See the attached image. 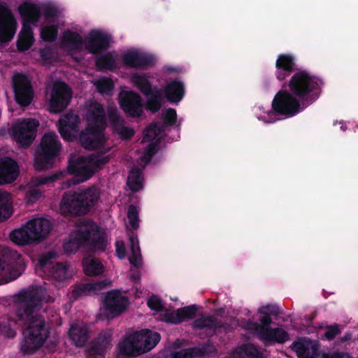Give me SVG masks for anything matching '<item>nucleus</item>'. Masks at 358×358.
<instances>
[{"instance_id": "55", "label": "nucleus", "mask_w": 358, "mask_h": 358, "mask_svg": "<svg viewBox=\"0 0 358 358\" xmlns=\"http://www.w3.org/2000/svg\"><path fill=\"white\" fill-rule=\"evenodd\" d=\"M262 308H264V310H267L266 313H269L270 315H273L274 316H278L280 315V308L277 306L274 305H267L265 306H262Z\"/></svg>"}, {"instance_id": "32", "label": "nucleus", "mask_w": 358, "mask_h": 358, "mask_svg": "<svg viewBox=\"0 0 358 358\" xmlns=\"http://www.w3.org/2000/svg\"><path fill=\"white\" fill-rule=\"evenodd\" d=\"M259 313L262 315L259 318L260 324L257 322H250L251 329L258 335L259 338L264 334L269 329L272 319L269 313L264 310V308H259Z\"/></svg>"}, {"instance_id": "19", "label": "nucleus", "mask_w": 358, "mask_h": 358, "mask_svg": "<svg viewBox=\"0 0 358 358\" xmlns=\"http://www.w3.org/2000/svg\"><path fill=\"white\" fill-rule=\"evenodd\" d=\"M80 124V118L73 111L71 110L62 115L58 122V130L62 138L72 142L76 138L73 132H78Z\"/></svg>"}, {"instance_id": "36", "label": "nucleus", "mask_w": 358, "mask_h": 358, "mask_svg": "<svg viewBox=\"0 0 358 358\" xmlns=\"http://www.w3.org/2000/svg\"><path fill=\"white\" fill-rule=\"evenodd\" d=\"M83 271L89 276L99 275L103 271L101 261L96 258H85L83 262Z\"/></svg>"}, {"instance_id": "11", "label": "nucleus", "mask_w": 358, "mask_h": 358, "mask_svg": "<svg viewBox=\"0 0 358 358\" xmlns=\"http://www.w3.org/2000/svg\"><path fill=\"white\" fill-rule=\"evenodd\" d=\"M39 122L33 118H24L13 125L11 131L14 140L22 146H29L34 141Z\"/></svg>"}, {"instance_id": "35", "label": "nucleus", "mask_w": 358, "mask_h": 358, "mask_svg": "<svg viewBox=\"0 0 358 358\" xmlns=\"http://www.w3.org/2000/svg\"><path fill=\"white\" fill-rule=\"evenodd\" d=\"M220 325L218 324L217 318L213 315H204L194 320L192 327L195 329H212L216 330Z\"/></svg>"}, {"instance_id": "62", "label": "nucleus", "mask_w": 358, "mask_h": 358, "mask_svg": "<svg viewBox=\"0 0 358 358\" xmlns=\"http://www.w3.org/2000/svg\"><path fill=\"white\" fill-rule=\"evenodd\" d=\"M351 338V334L349 333H347L344 335V336L341 338L342 342H345L349 341Z\"/></svg>"}, {"instance_id": "10", "label": "nucleus", "mask_w": 358, "mask_h": 358, "mask_svg": "<svg viewBox=\"0 0 358 358\" xmlns=\"http://www.w3.org/2000/svg\"><path fill=\"white\" fill-rule=\"evenodd\" d=\"M146 73H134L131 78L132 83L146 98V109L152 113L158 112L162 108V92Z\"/></svg>"}, {"instance_id": "8", "label": "nucleus", "mask_w": 358, "mask_h": 358, "mask_svg": "<svg viewBox=\"0 0 358 358\" xmlns=\"http://www.w3.org/2000/svg\"><path fill=\"white\" fill-rule=\"evenodd\" d=\"M51 228V222L45 218L32 219L21 228L13 230L10 238L19 245L40 243L48 236Z\"/></svg>"}, {"instance_id": "9", "label": "nucleus", "mask_w": 358, "mask_h": 358, "mask_svg": "<svg viewBox=\"0 0 358 358\" xmlns=\"http://www.w3.org/2000/svg\"><path fill=\"white\" fill-rule=\"evenodd\" d=\"M61 149L62 143L58 136L54 132L45 133L41 140L40 147L36 151L35 170L43 171L52 168Z\"/></svg>"}, {"instance_id": "63", "label": "nucleus", "mask_w": 358, "mask_h": 358, "mask_svg": "<svg viewBox=\"0 0 358 358\" xmlns=\"http://www.w3.org/2000/svg\"><path fill=\"white\" fill-rule=\"evenodd\" d=\"M341 129L343 131H345V130H346V127H345V126H344V125H342V126L341 127Z\"/></svg>"}, {"instance_id": "22", "label": "nucleus", "mask_w": 358, "mask_h": 358, "mask_svg": "<svg viewBox=\"0 0 358 358\" xmlns=\"http://www.w3.org/2000/svg\"><path fill=\"white\" fill-rule=\"evenodd\" d=\"M276 78L282 81L297 69L295 57L290 54H280L275 62Z\"/></svg>"}, {"instance_id": "1", "label": "nucleus", "mask_w": 358, "mask_h": 358, "mask_svg": "<svg viewBox=\"0 0 358 358\" xmlns=\"http://www.w3.org/2000/svg\"><path fill=\"white\" fill-rule=\"evenodd\" d=\"M46 291L41 286H32L21 290L15 296V317L0 318V334L8 338L15 336L12 324L24 325V340L21 350L24 355H32L41 348L50 336V326L41 315L36 312L45 298Z\"/></svg>"}, {"instance_id": "17", "label": "nucleus", "mask_w": 358, "mask_h": 358, "mask_svg": "<svg viewBox=\"0 0 358 358\" xmlns=\"http://www.w3.org/2000/svg\"><path fill=\"white\" fill-rule=\"evenodd\" d=\"M120 106L127 115L133 118L142 116L143 99L134 91H126L120 94Z\"/></svg>"}, {"instance_id": "52", "label": "nucleus", "mask_w": 358, "mask_h": 358, "mask_svg": "<svg viewBox=\"0 0 358 358\" xmlns=\"http://www.w3.org/2000/svg\"><path fill=\"white\" fill-rule=\"evenodd\" d=\"M58 13V9L52 5L47 4L43 7V13L46 19L57 17Z\"/></svg>"}, {"instance_id": "16", "label": "nucleus", "mask_w": 358, "mask_h": 358, "mask_svg": "<svg viewBox=\"0 0 358 358\" xmlns=\"http://www.w3.org/2000/svg\"><path fill=\"white\" fill-rule=\"evenodd\" d=\"M8 263L6 271L0 264V275L5 271L7 275L0 284L7 283L19 278L25 269V263L22 255L14 250H9L7 253Z\"/></svg>"}, {"instance_id": "59", "label": "nucleus", "mask_w": 358, "mask_h": 358, "mask_svg": "<svg viewBox=\"0 0 358 358\" xmlns=\"http://www.w3.org/2000/svg\"><path fill=\"white\" fill-rule=\"evenodd\" d=\"M41 193L36 189L29 192V196L31 199H38L41 196Z\"/></svg>"}, {"instance_id": "31", "label": "nucleus", "mask_w": 358, "mask_h": 358, "mask_svg": "<svg viewBox=\"0 0 358 358\" xmlns=\"http://www.w3.org/2000/svg\"><path fill=\"white\" fill-rule=\"evenodd\" d=\"M34 43L33 30L30 24L23 22L19 38L17 41V48L19 51L28 50Z\"/></svg>"}, {"instance_id": "47", "label": "nucleus", "mask_w": 358, "mask_h": 358, "mask_svg": "<svg viewBox=\"0 0 358 358\" xmlns=\"http://www.w3.org/2000/svg\"><path fill=\"white\" fill-rule=\"evenodd\" d=\"M196 305L188 306L178 308V313L180 315L182 322L187 319H192L197 312Z\"/></svg>"}, {"instance_id": "41", "label": "nucleus", "mask_w": 358, "mask_h": 358, "mask_svg": "<svg viewBox=\"0 0 358 358\" xmlns=\"http://www.w3.org/2000/svg\"><path fill=\"white\" fill-rule=\"evenodd\" d=\"M58 35V27L56 25L44 26L41 29V38L45 42H53Z\"/></svg>"}, {"instance_id": "26", "label": "nucleus", "mask_w": 358, "mask_h": 358, "mask_svg": "<svg viewBox=\"0 0 358 358\" xmlns=\"http://www.w3.org/2000/svg\"><path fill=\"white\" fill-rule=\"evenodd\" d=\"M19 175L17 163L11 158L0 159V185L14 182Z\"/></svg>"}, {"instance_id": "39", "label": "nucleus", "mask_w": 358, "mask_h": 358, "mask_svg": "<svg viewBox=\"0 0 358 358\" xmlns=\"http://www.w3.org/2000/svg\"><path fill=\"white\" fill-rule=\"evenodd\" d=\"M164 131V126L159 124L158 122H152L143 131V142H153L154 140L158 138L160 134Z\"/></svg>"}, {"instance_id": "33", "label": "nucleus", "mask_w": 358, "mask_h": 358, "mask_svg": "<svg viewBox=\"0 0 358 358\" xmlns=\"http://www.w3.org/2000/svg\"><path fill=\"white\" fill-rule=\"evenodd\" d=\"M129 242L131 251L129 257V263L138 268L142 264V256L137 235L133 231L129 234Z\"/></svg>"}, {"instance_id": "44", "label": "nucleus", "mask_w": 358, "mask_h": 358, "mask_svg": "<svg viewBox=\"0 0 358 358\" xmlns=\"http://www.w3.org/2000/svg\"><path fill=\"white\" fill-rule=\"evenodd\" d=\"M309 343H299L296 345V352L299 356H303L306 358H315L314 355L317 354V349L315 346H311L310 348Z\"/></svg>"}, {"instance_id": "45", "label": "nucleus", "mask_w": 358, "mask_h": 358, "mask_svg": "<svg viewBox=\"0 0 358 358\" xmlns=\"http://www.w3.org/2000/svg\"><path fill=\"white\" fill-rule=\"evenodd\" d=\"M203 355L201 350L197 348L181 350L173 354V358H196Z\"/></svg>"}, {"instance_id": "3", "label": "nucleus", "mask_w": 358, "mask_h": 358, "mask_svg": "<svg viewBox=\"0 0 358 358\" xmlns=\"http://www.w3.org/2000/svg\"><path fill=\"white\" fill-rule=\"evenodd\" d=\"M86 117L90 123L79 135L80 143L88 150L101 148L105 143L103 131L106 127V113L103 106L97 102L92 103Z\"/></svg>"}, {"instance_id": "12", "label": "nucleus", "mask_w": 358, "mask_h": 358, "mask_svg": "<svg viewBox=\"0 0 358 358\" xmlns=\"http://www.w3.org/2000/svg\"><path fill=\"white\" fill-rule=\"evenodd\" d=\"M55 258L56 254L54 252H48L38 259L37 266L46 273L49 278L64 281L69 277V267L62 262L54 264L53 260Z\"/></svg>"}, {"instance_id": "28", "label": "nucleus", "mask_w": 358, "mask_h": 358, "mask_svg": "<svg viewBox=\"0 0 358 358\" xmlns=\"http://www.w3.org/2000/svg\"><path fill=\"white\" fill-rule=\"evenodd\" d=\"M185 95V86L182 82L174 80L164 87V96L171 103H178Z\"/></svg>"}, {"instance_id": "20", "label": "nucleus", "mask_w": 358, "mask_h": 358, "mask_svg": "<svg viewBox=\"0 0 358 358\" xmlns=\"http://www.w3.org/2000/svg\"><path fill=\"white\" fill-rule=\"evenodd\" d=\"M108 121L113 127V132L117 134L122 141L131 140L135 135V130L131 127L125 126V120L119 114L117 108L108 110Z\"/></svg>"}, {"instance_id": "23", "label": "nucleus", "mask_w": 358, "mask_h": 358, "mask_svg": "<svg viewBox=\"0 0 358 358\" xmlns=\"http://www.w3.org/2000/svg\"><path fill=\"white\" fill-rule=\"evenodd\" d=\"M122 62L125 66L129 67L147 69L154 64L155 59L152 55L131 50L123 55Z\"/></svg>"}, {"instance_id": "14", "label": "nucleus", "mask_w": 358, "mask_h": 358, "mask_svg": "<svg viewBox=\"0 0 358 358\" xmlns=\"http://www.w3.org/2000/svg\"><path fill=\"white\" fill-rule=\"evenodd\" d=\"M72 97L71 89L63 82L54 84L49 103V110L52 113H59L69 105Z\"/></svg>"}, {"instance_id": "48", "label": "nucleus", "mask_w": 358, "mask_h": 358, "mask_svg": "<svg viewBox=\"0 0 358 358\" xmlns=\"http://www.w3.org/2000/svg\"><path fill=\"white\" fill-rule=\"evenodd\" d=\"M57 178V176L56 175L36 176L31 178V183L34 187H38L40 185L52 183L55 182Z\"/></svg>"}, {"instance_id": "42", "label": "nucleus", "mask_w": 358, "mask_h": 358, "mask_svg": "<svg viewBox=\"0 0 358 358\" xmlns=\"http://www.w3.org/2000/svg\"><path fill=\"white\" fill-rule=\"evenodd\" d=\"M99 92L103 94H109L114 88V83L112 79L104 77L95 83Z\"/></svg>"}, {"instance_id": "37", "label": "nucleus", "mask_w": 358, "mask_h": 358, "mask_svg": "<svg viewBox=\"0 0 358 358\" xmlns=\"http://www.w3.org/2000/svg\"><path fill=\"white\" fill-rule=\"evenodd\" d=\"M143 173L139 169L134 168L129 171L127 185L133 192H136L143 187Z\"/></svg>"}, {"instance_id": "30", "label": "nucleus", "mask_w": 358, "mask_h": 358, "mask_svg": "<svg viewBox=\"0 0 358 358\" xmlns=\"http://www.w3.org/2000/svg\"><path fill=\"white\" fill-rule=\"evenodd\" d=\"M140 345L143 350V353L147 352L154 348L161 339V336L158 332L150 329H144L138 332Z\"/></svg>"}, {"instance_id": "4", "label": "nucleus", "mask_w": 358, "mask_h": 358, "mask_svg": "<svg viewBox=\"0 0 358 358\" xmlns=\"http://www.w3.org/2000/svg\"><path fill=\"white\" fill-rule=\"evenodd\" d=\"M100 197L99 189L95 187L84 191L65 192L59 204V210L64 216H80L87 214Z\"/></svg>"}, {"instance_id": "46", "label": "nucleus", "mask_w": 358, "mask_h": 358, "mask_svg": "<svg viewBox=\"0 0 358 358\" xmlns=\"http://www.w3.org/2000/svg\"><path fill=\"white\" fill-rule=\"evenodd\" d=\"M129 222L133 229L136 230L139 227L138 211L136 206L130 205L127 211Z\"/></svg>"}, {"instance_id": "53", "label": "nucleus", "mask_w": 358, "mask_h": 358, "mask_svg": "<svg viewBox=\"0 0 358 358\" xmlns=\"http://www.w3.org/2000/svg\"><path fill=\"white\" fill-rule=\"evenodd\" d=\"M164 317L166 322L171 324H178L182 322L180 315L178 313V309L176 312L166 313Z\"/></svg>"}, {"instance_id": "6", "label": "nucleus", "mask_w": 358, "mask_h": 358, "mask_svg": "<svg viewBox=\"0 0 358 358\" xmlns=\"http://www.w3.org/2000/svg\"><path fill=\"white\" fill-rule=\"evenodd\" d=\"M110 36L98 30H92L84 41L81 36L71 30L67 29L63 34V43L69 45L72 50L80 52L83 45L92 54H98L106 50L109 47Z\"/></svg>"}, {"instance_id": "15", "label": "nucleus", "mask_w": 358, "mask_h": 358, "mask_svg": "<svg viewBox=\"0 0 358 358\" xmlns=\"http://www.w3.org/2000/svg\"><path fill=\"white\" fill-rule=\"evenodd\" d=\"M13 87L16 102L25 107L31 104L34 99V90L28 77L22 73L13 78Z\"/></svg>"}, {"instance_id": "64", "label": "nucleus", "mask_w": 358, "mask_h": 358, "mask_svg": "<svg viewBox=\"0 0 358 358\" xmlns=\"http://www.w3.org/2000/svg\"><path fill=\"white\" fill-rule=\"evenodd\" d=\"M168 71H174L175 70H174V69H173V68H169V69H168Z\"/></svg>"}, {"instance_id": "43", "label": "nucleus", "mask_w": 358, "mask_h": 358, "mask_svg": "<svg viewBox=\"0 0 358 358\" xmlns=\"http://www.w3.org/2000/svg\"><path fill=\"white\" fill-rule=\"evenodd\" d=\"M0 208L4 210L7 217H10L13 212V206L10 194L6 191H0Z\"/></svg>"}, {"instance_id": "54", "label": "nucleus", "mask_w": 358, "mask_h": 358, "mask_svg": "<svg viewBox=\"0 0 358 358\" xmlns=\"http://www.w3.org/2000/svg\"><path fill=\"white\" fill-rule=\"evenodd\" d=\"M158 151V141L150 142V143L145 148V155L151 159Z\"/></svg>"}, {"instance_id": "27", "label": "nucleus", "mask_w": 358, "mask_h": 358, "mask_svg": "<svg viewBox=\"0 0 358 358\" xmlns=\"http://www.w3.org/2000/svg\"><path fill=\"white\" fill-rule=\"evenodd\" d=\"M17 10L23 20V22L27 24H36L41 17V10L40 7L35 3L25 1L21 3Z\"/></svg>"}, {"instance_id": "57", "label": "nucleus", "mask_w": 358, "mask_h": 358, "mask_svg": "<svg viewBox=\"0 0 358 358\" xmlns=\"http://www.w3.org/2000/svg\"><path fill=\"white\" fill-rule=\"evenodd\" d=\"M330 358H353L351 355H350L347 352H335Z\"/></svg>"}, {"instance_id": "49", "label": "nucleus", "mask_w": 358, "mask_h": 358, "mask_svg": "<svg viewBox=\"0 0 358 358\" xmlns=\"http://www.w3.org/2000/svg\"><path fill=\"white\" fill-rule=\"evenodd\" d=\"M164 124L167 126H173L177 120L176 110L169 108L163 113Z\"/></svg>"}, {"instance_id": "38", "label": "nucleus", "mask_w": 358, "mask_h": 358, "mask_svg": "<svg viewBox=\"0 0 358 358\" xmlns=\"http://www.w3.org/2000/svg\"><path fill=\"white\" fill-rule=\"evenodd\" d=\"M237 351L241 358H264L257 346L250 343H243Z\"/></svg>"}, {"instance_id": "51", "label": "nucleus", "mask_w": 358, "mask_h": 358, "mask_svg": "<svg viewBox=\"0 0 358 358\" xmlns=\"http://www.w3.org/2000/svg\"><path fill=\"white\" fill-rule=\"evenodd\" d=\"M148 306L152 310L162 311L164 308L162 301L155 295H152L147 302Z\"/></svg>"}, {"instance_id": "58", "label": "nucleus", "mask_w": 358, "mask_h": 358, "mask_svg": "<svg viewBox=\"0 0 358 358\" xmlns=\"http://www.w3.org/2000/svg\"><path fill=\"white\" fill-rule=\"evenodd\" d=\"M130 279L134 282L137 283L140 281L141 279V273L140 271H137L134 272L132 275L130 276Z\"/></svg>"}, {"instance_id": "40", "label": "nucleus", "mask_w": 358, "mask_h": 358, "mask_svg": "<svg viewBox=\"0 0 358 358\" xmlns=\"http://www.w3.org/2000/svg\"><path fill=\"white\" fill-rule=\"evenodd\" d=\"M95 65L99 70H113L115 66V59L110 52L96 57Z\"/></svg>"}, {"instance_id": "60", "label": "nucleus", "mask_w": 358, "mask_h": 358, "mask_svg": "<svg viewBox=\"0 0 358 358\" xmlns=\"http://www.w3.org/2000/svg\"><path fill=\"white\" fill-rule=\"evenodd\" d=\"M9 217H7V215H6L4 210H3L1 208H0V222L6 221Z\"/></svg>"}, {"instance_id": "7", "label": "nucleus", "mask_w": 358, "mask_h": 358, "mask_svg": "<svg viewBox=\"0 0 358 358\" xmlns=\"http://www.w3.org/2000/svg\"><path fill=\"white\" fill-rule=\"evenodd\" d=\"M110 150V148H108L97 155H89L87 158L79 156L76 159H69L68 172L76 176L79 182L89 180L99 169L109 162L110 156L104 155Z\"/></svg>"}, {"instance_id": "2", "label": "nucleus", "mask_w": 358, "mask_h": 358, "mask_svg": "<svg viewBox=\"0 0 358 358\" xmlns=\"http://www.w3.org/2000/svg\"><path fill=\"white\" fill-rule=\"evenodd\" d=\"M287 85L289 90H279L274 96L271 106L276 115L292 117L320 97L324 82L306 71H299L292 76Z\"/></svg>"}, {"instance_id": "29", "label": "nucleus", "mask_w": 358, "mask_h": 358, "mask_svg": "<svg viewBox=\"0 0 358 358\" xmlns=\"http://www.w3.org/2000/svg\"><path fill=\"white\" fill-rule=\"evenodd\" d=\"M69 337L78 348L83 347L89 339V329L86 326L73 324L69 330Z\"/></svg>"}, {"instance_id": "50", "label": "nucleus", "mask_w": 358, "mask_h": 358, "mask_svg": "<svg viewBox=\"0 0 358 358\" xmlns=\"http://www.w3.org/2000/svg\"><path fill=\"white\" fill-rule=\"evenodd\" d=\"M341 331L338 324H334L333 325L327 326L324 336L327 341H332L337 335L341 334Z\"/></svg>"}, {"instance_id": "61", "label": "nucleus", "mask_w": 358, "mask_h": 358, "mask_svg": "<svg viewBox=\"0 0 358 358\" xmlns=\"http://www.w3.org/2000/svg\"><path fill=\"white\" fill-rule=\"evenodd\" d=\"M57 345V342L50 341L47 347L50 349V352H53L55 350Z\"/></svg>"}, {"instance_id": "34", "label": "nucleus", "mask_w": 358, "mask_h": 358, "mask_svg": "<svg viewBox=\"0 0 358 358\" xmlns=\"http://www.w3.org/2000/svg\"><path fill=\"white\" fill-rule=\"evenodd\" d=\"M259 339L262 341L284 343L289 340V334L285 330L281 328H271L263 334Z\"/></svg>"}, {"instance_id": "5", "label": "nucleus", "mask_w": 358, "mask_h": 358, "mask_svg": "<svg viewBox=\"0 0 358 358\" xmlns=\"http://www.w3.org/2000/svg\"><path fill=\"white\" fill-rule=\"evenodd\" d=\"M85 244L89 245L92 250L105 251L108 244L106 233L94 223L85 225L71 234L69 240L64 243L63 248L66 253H76Z\"/></svg>"}, {"instance_id": "24", "label": "nucleus", "mask_w": 358, "mask_h": 358, "mask_svg": "<svg viewBox=\"0 0 358 358\" xmlns=\"http://www.w3.org/2000/svg\"><path fill=\"white\" fill-rule=\"evenodd\" d=\"M138 331L127 336L118 344L120 354L127 357H136L143 354L140 345Z\"/></svg>"}, {"instance_id": "21", "label": "nucleus", "mask_w": 358, "mask_h": 358, "mask_svg": "<svg viewBox=\"0 0 358 358\" xmlns=\"http://www.w3.org/2000/svg\"><path fill=\"white\" fill-rule=\"evenodd\" d=\"M113 330L106 329L101 330L97 336L90 343V351L92 355L104 356L112 348Z\"/></svg>"}, {"instance_id": "13", "label": "nucleus", "mask_w": 358, "mask_h": 358, "mask_svg": "<svg viewBox=\"0 0 358 358\" xmlns=\"http://www.w3.org/2000/svg\"><path fill=\"white\" fill-rule=\"evenodd\" d=\"M129 304V299L123 296L118 289H113L106 293L103 300V307L106 315L109 318L120 316L127 308Z\"/></svg>"}, {"instance_id": "18", "label": "nucleus", "mask_w": 358, "mask_h": 358, "mask_svg": "<svg viewBox=\"0 0 358 358\" xmlns=\"http://www.w3.org/2000/svg\"><path fill=\"white\" fill-rule=\"evenodd\" d=\"M17 30V22L6 4L0 3V43L10 41Z\"/></svg>"}, {"instance_id": "25", "label": "nucleus", "mask_w": 358, "mask_h": 358, "mask_svg": "<svg viewBox=\"0 0 358 358\" xmlns=\"http://www.w3.org/2000/svg\"><path fill=\"white\" fill-rule=\"evenodd\" d=\"M110 285V282L103 280L92 283L76 284L73 286L71 291V298L73 300H78L79 298L88 296L93 294H97L98 292L105 289Z\"/></svg>"}, {"instance_id": "56", "label": "nucleus", "mask_w": 358, "mask_h": 358, "mask_svg": "<svg viewBox=\"0 0 358 358\" xmlns=\"http://www.w3.org/2000/svg\"><path fill=\"white\" fill-rule=\"evenodd\" d=\"M116 253L120 258H124L125 256V248L123 242L117 241L116 243Z\"/></svg>"}]
</instances>
